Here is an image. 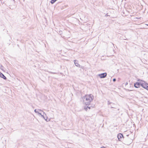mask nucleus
<instances>
[{"mask_svg":"<svg viewBox=\"0 0 148 148\" xmlns=\"http://www.w3.org/2000/svg\"><path fill=\"white\" fill-rule=\"evenodd\" d=\"M82 99L84 103L86 105H89L93 100L94 97L91 94L86 95L83 97Z\"/></svg>","mask_w":148,"mask_h":148,"instance_id":"1","label":"nucleus"},{"mask_svg":"<svg viewBox=\"0 0 148 148\" xmlns=\"http://www.w3.org/2000/svg\"><path fill=\"white\" fill-rule=\"evenodd\" d=\"M141 84V86H142L144 88L148 90V84H147L144 81H142Z\"/></svg>","mask_w":148,"mask_h":148,"instance_id":"2","label":"nucleus"},{"mask_svg":"<svg viewBox=\"0 0 148 148\" xmlns=\"http://www.w3.org/2000/svg\"><path fill=\"white\" fill-rule=\"evenodd\" d=\"M143 81H141L139 82H136V83L134 84V87L136 88H138L140 87V86H141V83Z\"/></svg>","mask_w":148,"mask_h":148,"instance_id":"3","label":"nucleus"},{"mask_svg":"<svg viewBox=\"0 0 148 148\" xmlns=\"http://www.w3.org/2000/svg\"><path fill=\"white\" fill-rule=\"evenodd\" d=\"M117 138L119 139V140L121 141L122 139L123 138V135L121 134H119L117 135Z\"/></svg>","mask_w":148,"mask_h":148,"instance_id":"4","label":"nucleus"},{"mask_svg":"<svg viewBox=\"0 0 148 148\" xmlns=\"http://www.w3.org/2000/svg\"><path fill=\"white\" fill-rule=\"evenodd\" d=\"M107 75L106 73H104L99 74L98 76H99L101 78H105Z\"/></svg>","mask_w":148,"mask_h":148,"instance_id":"5","label":"nucleus"},{"mask_svg":"<svg viewBox=\"0 0 148 148\" xmlns=\"http://www.w3.org/2000/svg\"><path fill=\"white\" fill-rule=\"evenodd\" d=\"M0 77L3 78L4 79H6V77L1 73L0 72Z\"/></svg>","mask_w":148,"mask_h":148,"instance_id":"6","label":"nucleus"},{"mask_svg":"<svg viewBox=\"0 0 148 148\" xmlns=\"http://www.w3.org/2000/svg\"><path fill=\"white\" fill-rule=\"evenodd\" d=\"M74 61L75 63V64L76 66H79V65L77 63L78 61H77V60H74Z\"/></svg>","mask_w":148,"mask_h":148,"instance_id":"7","label":"nucleus"},{"mask_svg":"<svg viewBox=\"0 0 148 148\" xmlns=\"http://www.w3.org/2000/svg\"><path fill=\"white\" fill-rule=\"evenodd\" d=\"M38 111H40L43 112V111L42 110H41L40 109H35L34 110V112L36 113Z\"/></svg>","mask_w":148,"mask_h":148,"instance_id":"8","label":"nucleus"},{"mask_svg":"<svg viewBox=\"0 0 148 148\" xmlns=\"http://www.w3.org/2000/svg\"><path fill=\"white\" fill-rule=\"evenodd\" d=\"M57 0H51V4L54 3Z\"/></svg>","mask_w":148,"mask_h":148,"instance_id":"9","label":"nucleus"},{"mask_svg":"<svg viewBox=\"0 0 148 148\" xmlns=\"http://www.w3.org/2000/svg\"><path fill=\"white\" fill-rule=\"evenodd\" d=\"M41 116L42 117V118L43 119H44L46 121H47V119H46L44 117V115H42V114H41Z\"/></svg>","mask_w":148,"mask_h":148,"instance_id":"10","label":"nucleus"},{"mask_svg":"<svg viewBox=\"0 0 148 148\" xmlns=\"http://www.w3.org/2000/svg\"><path fill=\"white\" fill-rule=\"evenodd\" d=\"M88 108L89 109H90V107H88V106H87V107H85L84 108V109L86 111H87V109Z\"/></svg>","mask_w":148,"mask_h":148,"instance_id":"11","label":"nucleus"},{"mask_svg":"<svg viewBox=\"0 0 148 148\" xmlns=\"http://www.w3.org/2000/svg\"><path fill=\"white\" fill-rule=\"evenodd\" d=\"M113 80L114 82H115L116 81V79L115 78H114L113 79Z\"/></svg>","mask_w":148,"mask_h":148,"instance_id":"12","label":"nucleus"},{"mask_svg":"<svg viewBox=\"0 0 148 148\" xmlns=\"http://www.w3.org/2000/svg\"><path fill=\"white\" fill-rule=\"evenodd\" d=\"M108 104H110L111 103L109 102V101H108Z\"/></svg>","mask_w":148,"mask_h":148,"instance_id":"13","label":"nucleus"},{"mask_svg":"<svg viewBox=\"0 0 148 148\" xmlns=\"http://www.w3.org/2000/svg\"><path fill=\"white\" fill-rule=\"evenodd\" d=\"M39 111H38L37 112V113H38V114H39Z\"/></svg>","mask_w":148,"mask_h":148,"instance_id":"14","label":"nucleus"},{"mask_svg":"<svg viewBox=\"0 0 148 148\" xmlns=\"http://www.w3.org/2000/svg\"><path fill=\"white\" fill-rule=\"evenodd\" d=\"M39 111H38L37 112V113H38V114H39Z\"/></svg>","mask_w":148,"mask_h":148,"instance_id":"15","label":"nucleus"},{"mask_svg":"<svg viewBox=\"0 0 148 148\" xmlns=\"http://www.w3.org/2000/svg\"><path fill=\"white\" fill-rule=\"evenodd\" d=\"M43 114H45V115H46V114L45 113V112H43Z\"/></svg>","mask_w":148,"mask_h":148,"instance_id":"16","label":"nucleus"},{"mask_svg":"<svg viewBox=\"0 0 148 148\" xmlns=\"http://www.w3.org/2000/svg\"><path fill=\"white\" fill-rule=\"evenodd\" d=\"M38 114L40 115L42 114H41V113H40V112Z\"/></svg>","mask_w":148,"mask_h":148,"instance_id":"17","label":"nucleus"},{"mask_svg":"<svg viewBox=\"0 0 148 148\" xmlns=\"http://www.w3.org/2000/svg\"><path fill=\"white\" fill-rule=\"evenodd\" d=\"M38 114L40 115L42 114H41V113H40V112Z\"/></svg>","mask_w":148,"mask_h":148,"instance_id":"18","label":"nucleus"},{"mask_svg":"<svg viewBox=\"0 0 148 148\" xmlns=\"http://www.w3.org/2000/svg\"><path fill=\"white\" fill-rule=\"evenodd\" d=\"M126 84H127V83H126Z\"/></svg>","mask_w":148,"mask_h":148,"instance_id":"19","label":"nucleus"},{"mask_svg":"<svg viewBox=\"0 0 148 148\" xmlns=\"http://www.w3.org/2000/svg\"><path fill=\"white\" fill-rule=\"evenodd\" d=\"M146 25L148 26V24H146Z\"/></svg>","mask_w":148,"mask_h":148,"instance_id":"20","label":"nucleus"}]
</instances>
